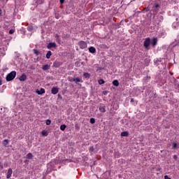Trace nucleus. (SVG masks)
<instances>
[{
	"mask_svg": "<svg viewBox=\"0 0 179 179\" xmlns=\"http://www.w3.org/2000/svg\"><path fill=\"white\" fill-rule=\"evenodd\" d=\"M15 78H16V71H13L6 76V79L7 82H10V80H13Z\"/></svg>",
	"mask_w": 179,
	"mask_h": 179,
	"instance_id": "obj_1",
	"label": "nucleus"
},
{
	"mask_svg": "<svg viewBox=\"0 0 179 179\" xmlns=\"http://www.w3.org/2000/svg\"><path fill=\"white\" fill-rule=\"evenodd\" d=\"M150 44V38H146L143 42V45L145 50H149Z\"/></svg>",
	"mask_w": 179,
	"mask_h": 179,
	"instance_id": "obj_2",
	"label": "nucleus"
},
{
	"mask_svg": "<svg viewBox=\"0 0 179 179\" xmlns=\"http://www.w3.org/2000/svg\"><path fill=\"white\" fill-rule=\"evenodd\" d=\"M78 45H79L80 50H85V48H87V43H86L83 41H80L78 43Z\"/></svg>",
	"mask_w": 179,
	"mask_h": 179,
	"instance_id": "obj_3",
	"label": "nucleus"
},
{
	"mask_svg": "<svg viewBox=\"0 0 179 179\" xmlns=\"http://www.w3.org/2000/svg\"><path fill=\"white\" fill-rule=\"evenodd\" d=\"M159 8H160V5L156 3L152 6L150 12H153L154 13H157L159 12Z\"/></svg>",
	"mask_w": 179,
	"mask_h": 179,
	"instance_id": "obj_4",
	"label": "nucleus"
},
{
	"mask_svg": "<svg viewBox=\"0 0 179 179\" xmlns=\"http://www.w3.org/2000/svg\"><path fill=\"white\" fill-rule=\"evenodd\" d=\"M46 48H48V50H51V48H57V43H52V42H50Z\"/></svg>",
	"mask_w": 179,
	"mask_h": 179,
	"instance_id": "obj_5",
	"label": "nucleus"
},
{
	"mask_svg": "<svg viewBox=\"0 0 179 179\" xmlns=\"http://www.w3.org/2000/svg\"><path fill=\"white\" fill-rule=\"evenodd\" d=\"M179 27V17L176 18V22L172 24V27L173 29H177Z\"/></svg>",
	"mask_w": 179,
	"mask_h": 179,
	"instance_id": "obj_6",
	"label": "nucleus"
},
{
	"mask_svg": "<svg viewBox=\"0 0 179 179\" xmlns=\"http://www.w3.org/2000/svg\"><path fill=\"white\" fill-rule=\"evenodd\" d=\"M176 45H179V35L175 40V42H173L171 44V47H176Z\"/></svg>",
	"mask_w": 179,
	"mask_h": 179,
	"instance_id": "obj_7",
	"label": "nucleus"
},
{
	"mask_svg": "<svg viewBox=\"0 0 179 179\" xmlns=\"http://www.w3.org/2000/svg\"><path fill=\"white\" fill-rule=\"evenodd\" d=\"M150 43L152 47H156L157 45V38H152Z\"/></svg>",
	"mask_w": 179,
	"mask_h": 179,
	"instance_id": "obj_8",
	"label": "nucleus"
},
{
	"mask_svg": "<svg viewBox=\"0 0 179 179\" xmlns=\"http://www.w3.org/2000/svg\"><path fill=\"white\" fill-rule=\"evenodd\" d=\"M13 173V171L12 170V169L11 168L8 169L6 178L8 179L10 178V177H12Z\"/></svg>",
	"mask_w": 179,
	"mask_h": 179,
	"instance_id": "obj_9",
	"label": "nucleus"
},
{
	"mask_svg": "<svg viewBox=\"0 0 179 179\" xmlns=\"http://www.w3.org/2000/svg\"><path fill=\"white\" fill-rule=\"evenodd\" d=\"M59 92V90L57 87H53L51 90L52 94H57Z\"/></svg>",
	"mask_w": 179,
	"mask_h": 179,
	"instance_id": "obj_10",
	"label": "nucleus"
},
{
	"mask_svg": "<svg viewBox=\"0 0 179 179\" xmlns=\"http://www.w3.org/2000/svg\"><path fill=\"white\" fill-rule=\"evenodd\" d=\"M26 79H27V76L24 73L22 74V76L19 78V80L21 82H24V80H26Z\"/></svg>",
	"mask_w": 179,
	"mask_h": 179,
	"instance_id": "obj_11",
	"label": "nucleus"
},
{
	"mask_svg": "<svg viewBox=\"0 0 179 179\" xmlns=\"http://www.w3.org/2000/svg\"><path fill=\"white\" fill-rule=\"evenodd\" d=\"M89 50V52H90L91 54H95L96 52V48L91 46L88 48Z\"/></svg>",
	"mask_w": 179,
	"mask_h": 179,
	"instance_id": "obj_12",
	"label": "nucleus"
},
{
	"mask_svg": "<svg viewBox=\"0 0 179 179\" xmlns=\"http://www.w3.org/2000/svg\"><path fill=\"white\" fill-rule=\"evenodd\" d=\"M37 94L41 95L45 93V90L44 88H41L40 90H36Z\"/></svg>",
	"mask_w": 179,
	"mask_h": 179,
	"instance_id": "obj_13",
	"label": "nucleus"
},
{
	"mask_svg": "<svg viewBox=\"0 0 179 179\" xmlns=\"http://www.w3.org/2000/svg\"><path fill=\"white\" fill-rule=\"evenodd\" d=\"M163 20H164L163 15H157V23H160V22H162Z\"/></svg>",
	"mask_w": 179,
	"mask_h": 179,
	"instance_id": "obj_14",
	"label": "nucleus"
},
{
	"mask_svg": "<svg viewBox=\"0 0 179 179\" xmlns=\"http://www.w3.org/2000/svg\"><path fill=\"white\" fill-rule=\"evenodd\" d=\"M53 66L55 68H59L61 66V62H55L53 63Z\"/></svg>",
	"mask_w": 179,
	"mask_h": 179,
	"instance_id": "obj_15",
	"label": "nucleus"
},
{
	"mask_svg": "<svg viewBox=\"0 0 179 179\" xmlns=\"http://www.w3.org/2000/svg\"><path fill=\"white\" fill-rule=\"evenodd\" d=\"M50 66L48 64H45L42 66L43 71H48L50 69Z\"/></svg>",
	"mask_w": 179,
	"mask_h": 179,
	"instance_id": "obj_16",
	"label": "nucleus"
},
{
	"mask_svg": "<svg viewBox=\"0 0 179 179\" xmlns=\"http://www.w3.org/2000/svg\"><path fill=\"white\" fill-rule=\"evenodd\" d=\"M74 82H75V83H76L78 85V83H79L80 82L82 83L83 81L80 79V78L77 77L75 78Z\"/></svg>",
	"mask_w": 179,
	"mask_h": 179,
	"instance_id": "obj_17",
	"label": "nucleus"
},
{
	"mask_svg": "<svg viewBox=\"0 0 179 179\" xmlns=\"http://www.w3.org/2000/svg\"><path fill=\"white\" fill-rule=\"evenodd\" d=\"M99 110L101 113H106V107L100 106Z\"/></svg>",
	"mask_w": 179,
	"mask_h": 179,
	"instance_id": "obj_18",
	"label": "nucleus"
},
{
	"mask_svg": "<svg viewBox=\"0 0 179 179\" xmlns=\"http://www.w3.org/2000/svg\"><path fill=\"white\" fill-rule=\"evenodd\" d=\"M51 55H52V52L51 51H48L47 54H46V58L47 59H50V58H51Z\"/></svg>",
	"mask_w": 179,
	"mask_h": 179,
	"instance_id": "obj_19",
	"label": "nucleus"
},
{
	"mask_svg": "<svg viewBox=\"0 0 179 179\" xmlns=\"http://www.w3.org/2000/svg\"><path fill=\"white\" fill-rule=\"evenodd\" d=\"M113 86L118 87V86H120V82H118V80H114L113 81Z\"/></svg>",
	"mask_w": 179,
	"mask_h": 179,
	"instance_id": "obj_20",
	"label": "nucleus"
},
{
	"mask_svg": "<svg viewBox=\"0 0 179 179\" xmlns=\"http://www.w3.org/2000/svg\"><path fill=\"white\" fill-rule=\"evenodd\" d=\"M121 136L128 137V136H129V133L128 131H122L121 133Z\"/></svg>",
	"mask_w": 179,
	"mask_h": 179,
	"instance_id": "obj_21",
	"label": "nucleus"
},
{
	"mask_svg": "<svg viewBox=\"0 0 179 179\" xmlns=\"http://www.w3.org/2000/svg\"><path fill=\"white\" fill-rule=\"evenodd\" d=\"M55 37L56 41L57 43H60L61 42V37L59 36V35H58V34H57Z\"/></svg>",
	"mask_w": 179,
	"mask_h": 179,
	"instance_id": "obj_22",
	"label": "nucleus"
},
{
	"mask_svg": "<svg viewBox=\"0 0 179 179\" xmlns=\"http://www.w3.org/2000/svg\"><path fill=\"white\" fill-rule=\"evenodd\" d=\"M83 76L85 79H90V73H84Z\"/></svg>",
	"mask_w": 179,
	"mask_h": 179,
	"instance_id": "obj_23",
	"label": "nucleus"
},
{
	"mask_svg": "<svg viewBox=\"0 0 179 179\" xmlns=\"http://www.w3.org/2000/svg\"><path fill=\"white\" fill-rule=\"evenodd\" d=\"M27 159H29V160H33V154H31V152H29L27 155Z\"/></svg>",
	"mask_w": 179,
	"mask_h": 179,
	"instance_id": "obj_24",
	"label": "nucleus"
},
{
	"mask_svg": "<svg viewBox=\"0 0 179 179\" xmlns=\"http://www.w3.org/2000/svg\"><path fill=\"white\" fill-rule=\"evenodd\" d=\"M41 135L43 136H48V132H47V131H45V130H43L41 131Z\"/></svg>",
	"mask_w": 179,
	"mask_h": 179,
	"instance_id": "obj_25",
	"label": "nucleus"
},
{
	"mask_svg": "<svg viewBox=\"0 0 179 179\" xmlns=\"http://www.w3.org/2000/svg\"><path fill=\"white\" fill-rule=\"evenodd\" d=\"M8 143H9V140L5 139V140L3 141V146H8Z\"/></svg>",
	"mask_w": 179,
	"mask_h": 179,
	"instance_id": "obj_26",
	"label": "nucleus"
},
{
	"mask_svg": "<svg viewBox=\"0 0 179 179\" xmlns=\"http://www.w3.org/2000/svg\"><path fill=\"white\" fill-rule=\"evenodd\" d=\"M33 52H34V54H35V55H40V51H38L36 49H34Z\"/></svg>",
	"mask_w": 179,
	"mask_h": 179,
	"instance_id": "obj_27",
	"label": "nucleus"
},
{
	"mask_svg": "<svg viewBox=\"0 0 179 179\" xmlns=\"http://www.w3.org/2000/svg\"><path fill=\"white\" fill-rule=\"evenodd\" d=\"M98 83L99 85H104L106 83V81H104V80L103 79H100L98 80Z\"/></svg>",
	"mask_w": 179,
	"mask_h": 179,
	"instance_id": "obj_28",
	"label": "nucleus"
},
{
	"mask_svg": "<svg viewBox=\"0 0 179 179\" xmlns=\"http://www.w3.org/2000/svg\"><path fill=\"white\" fill-rule=\"evenodd\" d=\"M34 29V27L31 25L27 27L28 31H33Z\"/></svg>",
	"mask_w": 179,
	"mask_h": 179,
	"instance_id": "obj_29",
	"label": "nucleus"
},
{
	"mask_svg": "<svg viewBox=\"0 0 179 179\" xmlns=\"http://www.w3.org/2000/svg\"><path fill=\"white\" fill-rule=\"evenodd\" d=\"M144 62H145V64L146 66H148L149 65V63L150 62V59H145Z\"/></svg>",
	"mask_w": 179,
	"mask_h": 179,
	"instance_id": "obj_30",
	"label": "nucleus"
},
{
	"mask_svg": "<svg viewBox=\"0 0 179 179\" xmlns=\"http://www.w3.org/2000/svg\"><path fill=\"white\" fill-rule=\"evenodd\" d=\"M60 129L61 131H65V129H66V126L65 124H62L60 126Z\"/></svg>",
	"mask_w": 179,
	"mask_h": 179,
	"instance_id": "obj_31",
	"label": "nucleus"
},
{
	"mask_svg": "<svg viewBox=\"0 0 179 179\" xmlns=\"http://www.w3.org/2000/svg\"><path fill=\"white\" fill-rule=\"evenodd\" d=\"M90 124H94L96 122V119L94 117H91L90 120Z\"/></svg>",
	"mask_w": 179,
	"mask_h": 179,
	"instance_id": "obj_32",
	"label": "nucleus"
},
{
	"mask_svg": "<svg viewBox=\"0 0 179 179\" xmlns=\"http://www.w3.org/2000/svg\"><path fill=\"white\" fill-rule=\"evenodd\" d=\"M76 131H79L80 129V125L79 124H75Z\"/></svg>",
	"mask_w": 179,
	"mask_h": 179,
	"instance_id": "obj_33",
	"label": "nucleus"
},
{
	"mask_svg": "<svg viewBox=\"0 0 179 179\" xmlns=\"http://www.w3.org/2000/svg\"><path fill=\"white\" fill-rule=\"evenodd\" d=\"M159 62H162V59H157L154 61V63L155 65H157V64H159Z\"/></svg>",
	"mask_w": 179,
	"mask_h": 179,
	"instance_id": "obj_34",
	"label": "nucleus"
},
{
	"mask_svg": "<svg viewBox=\"0 0 179 179\" xmlns=\"http://www.w3.org/2000/svg\"><path fill=\"white\" fill-rule=\"evenodd\" d=\"M44 3V0H38L36 1V3H38V5H42V3Z\"/></svg>",
	"mask_w": 179,
	"mask_h": 179,
	"instance_id": "obj_35",
	"label": "nucleus"
},
{
	"mask_svg": "<svg viewBox=\"0 0 179 179\" xmlns=\"http://www.w3.org/2000/svg\"><path fill=\"white\" fill-rule=\"evenodd\" d=\"M45 124L46 125H51V120L50 119L46 120Z\"/></svg>",
	"mask_w": 179,
	"mask_h": 179,
	"instance_id": "obj_36",
	"label": "nucleus"
},
{
	"mask_svg": "<svg viewBox=\"0 0 179 179\" xmlns=\"http://www.w3.org/2000/svg\"><path fill=\"white\" fill-rule=\"evenodd\" d=\"M172 146H173V149H177V147L178 146V145L177 144V143H173Z\"/></svg>",
	"mask_w": 179,
	"mask_h": 179,
	"instance_id": "obj_37",
	"label": "nucleus"
},
{
	"mask_svg": "<svg viewBox=\"0 0 179 179\" xmlns=\"http://www.w3.org/2000/svg\"><path fill=\"white\" fill-rule=\"evenodd\" d=\"M175 86H177V87H179V84L177 82V80L176 79H174V82H173Z\"/></svg>",
	"mask_w": 179,
	"mask_h": 179,
	"instance_id": "obj_38",
	"label": "nucleus"
},
{
	"mask_svg": "<svg viewBox=\"0 0 179 179\" xmlns=\"http://www.w3.org/2000/svg\"><path fill=\"white\" fill-rule=\"evenodd\" d=\"M89 151L91 152H94V147L93 146L90 147Z\"/></svg>",
	"mask_w": 179,
	"mask_h": 179,
	"instance_id": "obj_39",
	"label": "nucleus"
},
{
	"mask_svg": "<svg viewBox=\"0 0 179 179\" xmlns=\"http://www.w3.org/2000/svg\"><path fill=\"white\" fill-rule=\"evenodd\" d=\"M13 33H15V30L14 29H10L9 31V34H13Z\"/></svg>",
	"mask_w": 179,
	"mask_h": 179,
	"instance_id": "obj_40",
	"label": "nucleus"
},
{
	"mask_svg": "<svg viewBox=\"0 0 179 179\" xmlns=\"http://www.w3.org/2000/svg\"><path fill=\"white\" fill-rule=\"evenodd\" d=\"M0 170H3V165H2V162H0Z\"/></svg>",
	"mask_w": 179,
	"mask_h": 179,
	"instance_id": "obj_41",
	"label": "nucleus"
},
{
	"mask_svg": "<svg viewBox=\"0 0 179 179\" xmlns=\"http://www.w3.org/2000/svg\"><path fill=\"white\" fill-rule=\"evenodd\" d=\"M103 69H104V68H103V67H97L96 71H103Z\"/></svg>",
	"mask_w": 179,
	"mask_h": 179,
	"instance_id": "obj_42",
	"label": "nucleus"
},
{
	"mask_svg": "<svg viewBox=\"0 0 179 179\" xmlns=\"http://www.w3.org/2000/svg\"><path fill=\"white\" fill-rule=\"evenodd\" d=\"M108 93V92H107V91H103V94L104 95V96H107V94Z\"/></svg>",
	"mask_w": 179,
	"mask_h": 179,
	"instance_id": "obj_43",
	"label": "nucleus"
},
{
	"mask_svg": "<svg viewBox=\"0 0 179 179\" xmlns=\"http://www.w3.org/2000/svg\"><path fill=\"white\" fill-rule=\"evenodd\" d=\"M173 159H174V160H177V159H178V157L177 156V155H173Z\"/></svg>",
	"mask_w": 179,
	"mask_h": 179,
	"instance_id": "obj_44",
	"label": "nucleus"
},
{
	"mask_svg": "<svg viewBox=\"0 0 179 179\" xmlns=\"http://www.w3.org/2000/svg\"><path fill=\"white\" fill-rule=\"evenodd\" d=\"M164 179H171L169 176L166 175L164 176Z\"/></svg>",
	"mask_w": 179,
	"mask_h": 179,
	"instance_id": "obj_45",
	"label": "nucleus"
},
{
	"mask_svg": "<svg viewBox=\"0 0 179 179\" xmlns=\"http://www.w3.org/2000/svg\"><path fill=\"white\" fill-rule=\"evenodd\" d=\"M69 82H75V78H70Z\"/></svg>",
	"mask_w": 179,
	"mask_h": 179,
	"instance_id": "obj_46",
	"label": "nucleus"
},
{
	"mask_svg": "<svg viewBox=\"0 0 179 179\" xmlns=\"http://www.w3.org/2000/svg\"><path fill=\"white\" fill-rule=\"evenodd\" d=\"M60 3H64L65 0H59Z\"/></svg>",
	"mask_w": 179,
	"mask_h": 179,
	"instance_id": "obj_47",
	"label": "nucleus"
},
{
	"mask_svg": "<svg viewBox=\"0 0 179 179\" xmlns=\"http://www.w3.org/2000/svg\"><path fill=\"white\" fill-rule=\"evenodd\" d=\"M134 101H135V100L134 99V98H131L130 102L134 103Z\"/></svg>",
	"mask_w": 179,
	"mask_h": 179,
	"instance_id": "obj_48",
	"label": "nucleus"
},
{
	"mask_svg": "<svg viewBox=\"0 0 179 179\" xmlns=\"http://www.w3.org/2000/svg\"><path fill=\"white\" fill-rule=\"evenodd\" d=\"M58 99H62V96H61V94H58Z\"/></svg>",
	"mask_w": 179,
	"mask_h": 179,
	"instance_id": "obj_49",
	"label": "nucleus"
},
{
	"mask_svg": "<svg viewBox=\"0 0 179 179\" xmlns=\"http://www.w3.org/2000/svg\"><path fill=\"white\" fill-rule=\"evenodd\" d=\"M145 79H150V77L147 76L145 77Z\"/></svg>",
	"mask_w": 179,
	"mask_h": 179,
	"instance_id": "obj_50",
	"label": "nucleus"
},
{
	"mask_svg": "<svg viewBox=\"0 0 179 179\" xmlns=\"http://www.w3.org/2000/svg\"><path fill=\"white\" fill-rule=\"evenodd\" d=\"M2 15V10L0 8V16Z\"/></svg>",
	"mask_w": 179,
	"mask_h": 179,
	"instance_id": "obj_51",
	"label": "nucleus"
},
{
	"mask_svg": "<svg viewBox=\"0 0 179 179\" xmlns=\"http://www.w3.org/2000/svg\"><path fill=\"white\" fill-rule=\"evenodd\" d=\"M2 85V80L0 78V86Z\"/></svg>",
	"mask_w": 179,
	"mask_h": 179,
	"instance_id": "obj_52",
	"label": "nucleus"
},
{
	"mask_svg": "<svg viewBox=\"0 0 179 179\" xmlns=\"http://www.w3.org/2000/svg\"><path fill=\"white\" fill-rule=\"evenodd\" d=\"M122 124H124V120H121Z\"/></svg>",
	"mask_w": 179,
	"mask_h": 179,
	"instance_id": "obj_53",
	"label": "nucleus"
},
{
	"mask_svg": "<svg viewBox=\"0 0 179 179\" xmlns=\"http://www.w3.org/2000/svg\"><path fill=\"white\" fill-rule=\"evenodd\" d=\"M134 16H136V13H134Z\"/></svg>",
	"mask_w": 179,
	"mask_h": 179,
	"instance_id": "obj_54",
	"label": "nucleus"
},
{
	"mask_svg": "<svg viewBox=\"0 0 179 179\" xmlns=\"http://www.w3.org/2000/svg\"><path fill=\"white\" fill-rule=\"evenodd\" d=\"M24 34H26V31H24Z\"/></svg>",
	"mask_w": 179,
	"mask_h": 179,
	"instance_id": "obj_55",
	"label": "nucleus"
},
{
	"mask_svg": "<svg viewBox=\"0 0 179 179\" xmlns=\"http://www.w3.org/2000/svg\"><path fill=\"white\" fill-rule=\"evenodd\" d=\"M141 13V11H138V13Z\"/></svg>",
	"mask_w": 179,
	"mask_h": 179,
	"instance_id": "obj_56",
	"label": "nucleus"
},
{
	"mask_svg": "<svg viewBox=\"0 0 179 179\" xmlns=\"http://www.w3.org/2000/svg\"><path fill=\"white\" fill-rule=\"evenodd\" d=\"M26 162H27V160L24 161V163H26Z\"/></svg>",
	"mask_w": 179,
	"mask_h": 179,
	"instance_id": "obj_57",
	"label": "nucleus"
},
{
	"mask_svg": "<svg viewBox=\"0 0 179 179\" xmlns=\"http://www.w3.org/2000/svg\"><path fill=\"white\" fill-rule=\"evenodd\" d=\"M149 10V9L148 10H146V11L148 12Z\"/></svg>",
	"mask_w": 179,
	"mask_h": 179,
	"instance_id": "obj_58",
	"label": "nucleus"
},
{
	"mask_svg": "<svg viewBox=\"0 0 179 179\" xmlns=\"http://www.w3.org/2000/svg\"><path fill=\"white\" fill-rule=\"evenodd\" d=\"M0 160H1V157H0Z\"/></svg>",
	"mask_w": 179,
	"mask_h": 179,
	"instance_id": "obj_59",
	"label": "nucleus"
}]
</instances>
